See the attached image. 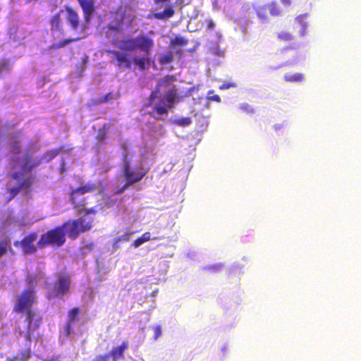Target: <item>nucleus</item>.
<instances>
[{
    "label": "nucleus",
    "instance_id": "1",
    "mask_svg": "<svg viewBox=\"0 0 361 361\" xmlns=\"http://www.w3.org/2000/svg\"><path fill=\"white\" fill-rule=\"evenodd\" d=\"M118 48L122 52L116 50L106 51L107 54L114 56L117 66L129 69L134 65L140 71L149 68L154 41L149 36L140 34L135 37L124 38L119 42Z\"/></svg>",
    "mask_w": 361,
    "mask_h": 361
},
{
    "label": "nucleus",
    "instance_id": "2",
    "mask_svg": "<svg viewBox=\"0 0 361 361\" xmlns=\"http://www.w3.org/2000/svg\"><path fill=\"white\" fill-rule=\"evenodd\" d=\"M174 75H166L161 78L157 85V89L159 92H164L165 94L161 97L159 102L155 104L154 110L159 115H166L168 114V108L173 107L178 98L177 89L173 82L176 81Z\"/></svg>",
    "mask_w": 361,
    "mask_h": 361
},
{
    "label": "nucleus",
    "instance_id": "3",
    "mask_svg": "<svg viewBox=\"0 0 361 361\" xmlns=\"http://www.w3.org/2000/svg\"><path fill=\"white\" fill-rule=\"evenodd\" d=\"M94 219L92 217L80 216L76 219L68 220L63 223L68 238L74 240L80 233L90 231L93 228Z\"/></svg>",
    "mask_w": 361,
    "mask_h": 361
},
{
    "label": "nucleus",
    "instance_id": "4",
    "mask_svg": "<svg viewBox=\"0 0 361 361\" xmlns=\"http://www.w3.org/2000/svg\"><path fill=\"white\" fill-rule=\"evenodd\" d=\"M66 232L63 224L43 233L37 242L38 248L47 246L61 247L66 243Z\"/></svg>",
    "mask_w": 361,
    "mask_h": 361
},
{
    "label": "nucleus",
    "instance_id": "5",
    "mask_svg": "<svg viewBox=\"0 0 361 361\" xmlns=\"http://www.w3.org/2000/svg\"><path fill=\"white\" fill-rule=\"evenodd\" d=\"M45 283L47 288L46 298L50 300L57 298H63L65 295L69 293L71 279L68 275L60 274L53 286L47 281Z\"/></svg>",
    "mask_w": 361,
    "mask_h": 361
},
{
    "label": "nucleus",
    "instance_id": "6",
    "mask_svg": "<svg viewBox=\"0 0 361 361\" xmlns=\"http://www.w3.org/2000/svg\"><path fill=\"white\" fill-rule=\"evenodd\" d=\"M123 161V173L126 180V183L123 188L118 191L117 193L122 192L128 187L133 185L134 183L140 181L146 175L147 171L142 169L133 170L130 166V160L128 158V154L123 153L122 156Z\"/></svg>",
    "mask_w": 361,
    "mask_h": 361
},
{
    "label": "nucleus",
    "instance_id": "7",
    "mask_svg": "<svg viewBox=\"0 0 361 361\" xmlns=\"http://www.w3.org/2000/svg\"><path fill=\"white\" fill-rule=\"evenodd\" d=\"M37 302L36 292L33 288L24 289L18 296L13 305V312L16 313L26 312L32 310V307Z\"/></svg>",
    "mask_w": 361,
    "mask_h": 361
},
{
    "label": "nucleus",
    "instance_id": "8",
    "mask_svg": "<svg viewBox=\"0 0 361 361\" xmlns=\"http://www.w3.org/2000/svg\"><path fill=\"white\" fill-rule=\"evenodd\" d=\"M24 323L26 325V331L25 336L27 340H30L31 336L37 330L42 324V317L34 310L26 311Z\"/></svg>",
    "mask_w": 361,
    "mask_h": 361
},
{
    "label": "nucleus",
    "instance_id": "9",
    "mask_svg": "<svg viewBox=\"0 0 361 361\" xmlns=\"http://www.w3.org/2000/svg\"><path fill=\"white\" fill-rule=\"evenodd\" d=\"M37 238V233L32 232L25 236L20 241H15L13 244L16 247H20L25 255H30L35 252L38 248L37 245H34Z\"/></svg>",
    "mask_w": 361,
    "mask_h": 361
},
{
    "label": "nucleus",
    "instance_id": "10",
    "mask_svg": "<svg viewBox=\"0 0 361 361\" xmlns=\"http://www.w3.org/2000/svg\"><path fill=\"white\" fill-rule=\"evenodd\" d=\"M154 3L161 8L164 4H166L165 8L160 12L154 13L153 16L156 19L166 20L172 18L175 14L173 5L170 4L171 0H154Z\"/></svg>",
    "mask_w": 361,
    "mask_h": 361
},
{
    "label": "nucleus",
    "instance_id": "11",
    "mask_svg": "<svg viewBox=\"0 0 361 361\" xmlns=\"http://www.w3.org/2000/svg\"><path fill=\"white\" fill-rule=\"evenodd\" d=\"M45 157L43 156L41 159H35L33 157L32 152L30 151H27L23 154L22 159V164L20 165V168L23 173L24 172H30L33 169L37 168L42 163V159Z\"/></svg>",
    "mask_w": 361,
    "mask_h": 361
},
{
    "label": "nucleus",
    "instance_id": "12",
    "mask_svg": "<svg viewBox=\"0 0 361 361\" xmlns=\"http://www.w3.org/2000/svg\"><path fill=\"white\" fill-rule=\"evenodd\" d=\"M12 178L18 182V186L8 189V192L12 197L17 195L20 190L30 185V178L23 179L24 173L23 172L16 171L14 172L12 176Z\"/></svg>",
    "mask_w": 361,
    "mask_h": 361
},
{
    "label": "nucleus",
    "instance_id": "13",
    "mask_svg": "<svg viewBox=\"0 0 361 361\" xmlns=\"http://www.w3.org/2000/svg\"><path fill=\"white\" fill-rule=\"evenodd\" d=\"M129 347L128 341H123L121 345L114 346L109 353V357H111L113 361H117L124 358V353Z\"/></svg>",
    "mask_w": 361,
    "mask_h": 361
},
{
    "label": "nucleus",
    "instance_id": "14",
    "mask_svg": "<svg viewBox=\"0 0 361 361\" xmlns=\"http://www.w3.org/2000/svg\"><path fill=\"white\" fill-rule=\"evenodd\" d=\"M80 309L78 307H73L69 310L68 314V321L64 326L66 336H69L72 333L73 324L79 319Z\"/></svg>",
    "mask_w": 361,
    "mask_h": 361
},
{
    "label": "nucleus",
    "instance_id": "15",
    "mask_svg": "<svg viewBox=\"0 0 361 361\" xmlns=\"http://www.w3.org/2000/svg\"><path fill=\"white\" fill-rule=\"evenodd\" d=\"M126 18L125 12L118 11L112 16V20L109 23V28L114 31H119L123 29L124 20Z\"/></svg>",
    "mask_w": 361,
    "mask_h": 361
},
{
    "label": "nucleus",
    "instance_id": "16",
    "mask_svg": "<svg viewBox=\"0 0 361 361\" xmlns=\"http://www.w3.org/2000/svg\"><path fill=\"white\" fill-rule=\"evenodd\" d=\"M61 12L62 11L54 15L49 20L51 25V32L52 35L56 32H59L62 35L64 34V30L61 17Z\"/></svg>",
    "mask_w": 361,
    "mask_h": 361
},
{
    "label": "nucleus",
    "instance_id": "17",
    "mask_svg": "<svg viewBox=\"0 0 361 361\" xmlns=\"http://www.w3.org/2000/svg\"><path fill=\"white\" fill-rule=\"evenodd\" d=\"M66 21L73 30H76L79 27L80 20L76 11L70 7L66 8Z\"/></svg>",
    "mask_w": 361,
    "mask_h": 361
},
{
    "label": "nucleus",
    "instance_id": "18",
    "mask_svg": "<svg viewBox=\"0 0 361 361\" xmlns=\"http://www.w3.org/2000/svg\"><path fill=\"white\" fill-rule=\"evenodd\" d=\"M98 187L94 183H87L84 185H80V187L73 190L71 193L74 195H78L79 196H82L85 193L93 192L97 190Z\"/></svg>",
    "mask_w": 361,
    "mask_h": 361
},
{
    "label": "nucleus",
    "instance_id": "19",
    "mask_svg": "<svg viewBox=\"0 0 361 361\" xmlns=\"http://www.w3.org/2000/svg\"><path fill=\"white\" fill-rule=\"evenodd\" d=\"M70 202L73 204L74 208L79 213H82L87 204L85 198L80 197V196L72 193H70Z\"/></svg>",
    "mask_w": 361,
    "mask_h": 361
},
{
    "label": "nucleus",
    "instance_id": "20",
    "mask_svg": "<svg viewBox=\"0 0 361 361\" xmlns=\"http://www.w3.org/2000/svg\"><path fill=\"white\" fill-rule=\"evenodd\" d=\"M85 14V18L88 19L90 16L94 12V5L92 0H77Z\"/></svg>",
    "mask_w": 361,
    "mask_h": 361
},
{
    "label": "nucleus",
    "instance_id": "21",
    "mask_svg": "<svg viewBox=\"0 0 361 361\" xmlns=\"http://www.w3.org/2000/svg\"><path fill=\"white\" fill-rule=\"evenodd\" d=\"M110 128L109 123H104L101 128L97 130L96 140L99 144H103L105 139L107 137V133Z\"/></svg>",
    "mask_w": 361,
    "mask_h": 361
},
{
    "label": "nucleus",
    "instance_id": "22",
    "mask_svg": "<svg viewBox=\"0 0 361 361\" xmlns=\"http://www.w3.org/2000/svg\"><path fill=\"white\" fill-rule=\"evenodd\" d=\"M283 79L288 82H300L304 80L305 75L301 73H295L293 74H285Z\"/></svg>",
    "mask_w": 361,
    "mask_h": 361
},
{
    "label": "nucleus",
    "instance_id": "23",
    "mask_svg": "<svg viewBox=\"0 0 361 361\" xmlns=\"http://www.w3.org/2000/svg\"><path fill=\"white\" fill-rule=\"evenodd\" d=\"M118 97H119V94H116L115 97H114L112 95L111 92H109L108 94H106V95H104L102 97H100V98L96 99H92V104L93 105H97V104H99L109 102H111V101H112L114 99H118Z\"/></svg>",
    "mask_w": 361,
    "mask_h": 361
},
{
    "label": "nucleus",
    "instance_id": "24",
    "mask_svg": "<svg viewBox=\"0 0 361 361\" xmlns=\"http://www.w3.org/2000/svg\"><path fill=\"white\" fill-rule=\"evenodd\" d=\"M79 39H80V37H78V38H68V39H63L62 41L58 42L56 43H54L51 46V49H59L61 48H63V47H66L69 43L73 42H76V41H78Z\"/></svg>",
    "mask_w": 361,
    "mask_h": 361
},
{
    "label": "nucleus",
    "instance_id": "25",
    "mask_svg": "<svg viewBox=\"0 0 361 361\" xmlns=\"http://www.w3.org/2000/svg\"><path fill=\"white\" fill-rule=\"evenodd\" d=\"M277 39L282 42H288L294 39L293 35L288 31L282 30L277 33Z\"/></svg>",
    "mask_w": 361,
    "mask_h": 361
},
{
    "label": "nucleus",
    "instance_id": "26",
    "mask_svg": "<svg viewBox=\"0 0 361 361\" xmlns=\"http://www.w3.org/2000/svg\"><path fill=\"white\" fill-rule=\"evenodd\" d=\"M150 238H151L150 233L149 232H145L140 237L137 238V239H135L133 241V245L135 247H137L140 245H141L142 244H143L144 243H145L147 241H149L150 240Z\"/></svg>",
    "mask_w": 361,
    "mask_h": 361
},
{
    "label": "nucleus",
    "instance_id": "27",
    "mask_svg": "<svg viewBox=\"0 0 361 361\" xmlns=\"http://www.w3.org/2000/svg\"><path fill=\"white\" fill-rule=\"evenodd\" d=\"M173 61V56L172 52H168L164 54H161L159 58V62L161 65H166L171 63Z\"/></svg>",
    "mask_w": 361,
    "mask_h": 361
},
{
    "label": "nucleus",
    "instance_id": "28",
    "mask_svg": "<svg viewBox=\"0 0 361 361\" xmlns=\"http://www.w3.org/2000/svg\"><path fill=\"white\" fill-rule=\"evenodd\" d=\"M267 8L269 10V13L273 16H277L281 13V9L275 1L267 5Z\"/></svg>",
    "mask_w": 361,
    "mask_h": 361
},
{
    "label": "nucleus",
    "instance_id": "29",
    "mask_svg": "<svg viewBox=\"0 0 361 361\" xmlns=\"http://www.w3.org/2000/svg\"><path fill=\"white\" fill-rule=\"evenodd\" d=\"M188 40L182 37H176L172 39L170 42V47L174 48L176 45H178L180 47H184L187 45Z\"/></svg>",
    "mask_w": 361,
    "mask_h": 361
},
{
    "label": "nucleus",
    "instance_id": "30",
    "mask_svg": "<svg viewBox=\"0 0 361 361\" xmlns=\"http://www.w3.org/2000/svg\"><path fill=\"white\" fill-rule=\"evenodd\" d=\"M306 18V14H302L298 16L295 18V20L301 25L300 35L304 36L306 33L307 24L304 22V19Z\"/></svg>",
    "mask_w": 361,
    "mask_h": 361
},
{
    "label": "nucleus",
    "instance_id": "31",
    "mask_svg": "<svg viewBox=\"0 0 361 361\" xmlns=\"http://www.w3.org/2000/svg\"><path fill=\"white\" fill-rule=\"evenodd\" d=\"M8 248L10 251H12V247L10 245L9 240H4L1 243L0 245V257L4 255L8 250Z\"/></svg>",
    "mask_w": 361,
    "mask_h": 361
},
{
    "label": "nucleus",
    "instance_id": "32",
    "mask_svg": "<svg viewBox=\"0 0 361 361\" xmlns=\"http://www.w3.org/2000/svg\"><path fill=\"white\" fill-rule=\"evenodd\" d=\"M267 6L259 7L257 9V15L259 18L262 20H267Z\"/></svg>",
    "mask_w": 361,
    "mask_h": 361
},
{
    "label": "nucleus",
    "instance_id": "33",
    "mask_svg": "<svg viewBox=\"0 0 361 361\" xmlns=\"http://www.w3.org/2000/svg\"><path fill=\"white\" fill-rule=\"evenodd\" d=\"M159 91L155 87V89L151 92L149 97V102L145 105L146 106H151L154 100L159 97Z\"/></svg>",
    "mask_w": 361,
    "mask_h": 361
},
{
    "label": "nucleus",
    "instance_id": "34",
    "mask_svg": "<svg viewBox=\"0 0 361 361\" xmlns=\"http://www.w3.org/2000/svg\"><path fill=\"white\" fill-rule=\"evenodd\" d=\"M174 123L179 126L185 127L190 124L191 119L189 117H184L176 120Z\"/></svg>",
    "mask_w": 361,
    "mask_h": 361
},
{
    "label": "nucleus",
    "instance_id": "35",
    "mask_svg": "<svg viewBox=\"0 0 361 361\" xmlns=\"http://www.w3.org/2000/svg\"><path fill=\"white\" fill-rule=\"evenodd\" d=\"M240 109L247 114H252L255 113L254 109L249 104L247 103H243L240 104Z\"/></svg>",
    "mask_w": 361,
    "mask_h": 361
},
{
    "label": "nucleus",
    "instance_id": "36",
    "mask_svg": "<svg viewBox=\"0 0 361 361\" xmlns=\"http://www.w3.org/2000/svg\"><path fill=\"white\" fill-rule=\"evenodd\" d=\"M20 361H27L31 357V350L30 348L25 349L20 353Z\"/></svg>",
    "mask_w": 361,
    "mask_h": 361
},
{
    "label": "nucleus",
    "instance_id": "37",
    "mask_svg": "<svg viewBox=\"0 0 361 361\" xmlns=\"http://www.w3.org/2000/svg\"><path fill=\"white\" fill-rule=\"evenodd\" d=\"M37 276L36 275H28L27 276V283L29 286H30V288H34V283L35 281H36L37 279Z\"/></svg>",
    "mask_w": 361,
    "mask_h": 361
},
{
    "label": "nucleus",
    "instance_id": "38",
    "mask_svg": "<svg viewBox=\"0 0 361 361\" xmlns=\"http://www.w3.org/2000/svg\"><path fill=\"white\" fill-rule=\"evenodd\" d=\"M153 330L154 333V339L157 340L159 337L161 336V326L160 325H157L153 327Z\"/></svg>",
    "mask_w": 361,
    "mask_h": 361
},
{
    "label": "nucleus",
    "instance_id": "39",
    "mask_svg": "<svg viewBox=\"0 0 361 361\" xmlns=\"http://www.w3.org/2000/svg\"><path fill=\"white\" fill-rule=\"evenodd\" d=\"M109 355H99L96 356L92 361H109Z\"/></svg>",
    "mask_w": 361,
    "mask_h": 361
},
{
    "label": "nucleus",
    "instance_id": "40",
    "mask_svg": "<svg viewBox=\"0 0 361 361\" xmlns=\"http://www.w3.org/2000/svg\"><path fill=\"white\" fill-rule=\"evenodd\" d=\"M82 212H83L85 215L95 214L97 213V210L93 207L89 209L85 208Z\"/></svg>",
    "mask_w": 361,
    "mask_h": 361
},
{
    "label": "nucleus",
    "instance_id": "41",
    "mask_svg": "<svg viewBox=\"0 0 361 361\" xmlns=\"http://www.w3.org/2000/svg\"><path fill=\"white\" fill-rule=\"evenodd\" d=\"M191 0H177V4L180 6H185L190 4Z\"/></svg>",
    "mask_w": 361,
    "mask_h": 361
},
{
    "label": "nucleus",
    "instance_id": "42",
    "mask_svg": "<svg viewBox=\"0 0 361 361\" xmlns=\"http://www.w3.org/2000/svg\"><path fill=\"white\" fill-rule=\"evenodd\" d=\"M234 86H235L234 84L226 82V83L222 84L219 87V88H220V90H227V89H229L230 87H234Z\"/></svg>",
    "mask_w": 361,
    "mask_h": 361
},
{
    "label": "nucleus",
    "instance_id": "43",
    "mask_svg": "<svg viewBox=\"0 0 361 361\" xmlns=\"http://www.w3.org/2000/svg\"><path fill=\"white\" fill-rule=\"evenodd\" d=\"M208 99L210 100V101H214V102H221V97L218 94H214L213 96H209L208 97Z\"/></svg>",
    "mask_w": 361,
    "mask_h": 361
},
{
    "label": "nucleus",
    "instance_id": "44",
    "mask_svg": "<svg viewBox=\"0 0 361 361\" xmlns=\"http://www.w3.org/2000/svg\"><path fill=\"white\" fill-rule=\"evenodd\" d=\"M133 233H134V232L126 233L122 236H121V240H123L124 241H126V242L130 240V235Z\"/></svg>",
    "mask_w": 361,
    "mask_h": 361
},
{
    "label": "nucleus",
    "instance_id": "45",
    "mask_svg": "<svg viewBox=\"0 0 361 361\" xmlns=\"http://www.w3.org/2000/svg\"><path fill=\"white\" fill-rule=\"evenodd\" d=\"M121 240V237H117L114 240V247L118 248L119 247V242Z\"/></svg>",
    "mask_w": 361,
    "mask_h": 361
},
{
    "label": "nucleus",
    "instance_id": "46",
    "mask_svg": "<svg viewBox=\"0 0 361 361\" xmlns=\"http://www.w3.org/2000/svg\"><path fill=\"white\" fill-rule=\"evenodd\" d=\"M116 201H117L116 199L110 200L109 201L106 202V205L108 207H112V206L115 205V204L116 203Z\"/></svg>",
    "mask_w": 361,
    "mask_h": 361
},
{
    "label": "nucleus",
    "instance_id": "47",
    "mask_svg": "<svg viewBox=\"0 0 361 361\" xmlns=\"http://www.w3.org/2000/svg\"><path fill=\"white\" fill-rule=\"evenodd\" d=\"M281 4L286 6H290L291 5V0H280Z\"/></svg>",
    "mask_w": 361,
    "mask_h": 361
},
{
    "label": "nucleus",
    "instance_id": "48",
    "mask_svg": "<svg viewBox=\"0 0 361 361\" xmlns=\"http://www.w3.org/2000/svg\"><path fill=\"white\" fill-rule=\"evenodd\" d=\"M214 26H215L214 23L212 20H209L208 21V24H207L208 29L212 30L214 28Z\"/></svg>",
    "mask_w": 361,
    "mask_h": 361
},
{
    "label": "nucleus",
    "instance_id": "49",
    "mask_svg": "<svg viewBox=\"0 0 361 361\" xmlns=\"http://www.w3.org/2000/svg\"><path fill=\"white\" fill-rule=\"evenodd\" d=\"M176 54L178 56V58H180L183 55V50L181 49H177L175 51Z\"/></svg>",
    "mask_w": 361,
    "mask_h": 361
},
{
    "label": "nucleus",
    "instance_id": "50",
    "mask_svg": "<svg viewBox=\"0 0 361 361\" xmlns=\"http://www.w3.org/2000/svg\"><path fill=\"white\" fill-rule=\"evenodd\" d=\"M47 154L49 155L50 159H52V158H54V157H55L56 156L57 152H56L50 151V152H47Z\"/></svg>",
    "mask_w": 361,
    "mask_h": 361
},
{
    "label": "nucleus",
    "instance_id": "51",
    "mask_svg": "<svg viewBox=\"0 0 361 361\" xmlns=\"http://www.w3.org/2000/svg\"><path fill=\"white\" fill-rule=\"evenodd\" d=\"M94 245V243H91L85 245L84 246V248H86V249H88V250H92V249H93Z\"/></svg>",
    "mask_w": 361,
    "mask_h": 361
},
{
    "label": "nucleus",
    "instance_id": "52",
    "mask_svg": "<svg viewBox=\"0 0 361 361\" xmlns=\"http://www.w3.org/2000/svg\"><path fill=\"white\" fill-rule=\"evenodd\" d=\"M295 49L294 46L286 47L281 49V52H283L284 51L289 50V49Z\"/></svg>",
    "mask_w": 361,
    "mask_h": 361
},
{
    "label": "nucleus",
    "instance_id": "53",
    "mask_svg": "<svg viewBox=\"0 0 361 361\" xmlns=\"http://www.w3.org/2000/svg\"><path fill=\"white\" fill-rule=\"evenodd\" d=\"M17 360H18V357L13 356L11 357H7L6 361H17Z\"/></svg>",
    "mask_w": 361,
    "mask_h": 361
},
{
    "label": "nucleus",
    "instance_id": "54",
    "mask_svg": "<svg viewBox=\"0 0 361 361\" xmlns=\"http://www.w3.org/2000/svg\"><path fill=\"white\" fill-rule=\"evenodd\" d=\"M274 129L276 130H281L282 128V126L281 124H276L274 126Z\"/></svg>",
    "mask_w": 361,
    "mask_h": 361
},
{
    "label": "nucleus",
    "instance_id": "55",
    "mask_svg": "<svg viewBox=\"0 0 361 361\" xmlns=\"http://www.w3.org/2000/svg\"><path fill=\"white\" fill-rule=\"evenodd\" d=\"M13 161L15 162L13 166V169H15L16 167V164L18 162V158H15L13 159Z\"/></svg>",
    "mask_w": 361,
    "mask_h": 361
},
{
    "label": "nucleus",
    "instance_id": "56",
    "mask_svg": "<svg viewBox=\"0 0 361 361\" xmlns=\"http://www.w3.org/2000/svg\"><path fill=\"white\" fill-rule=\"evenodd\" d=\"M82 61H83V65H84V68L83 69L85 68V63L87 62V56H85L82 59Z\"/></svg>",
    "mask_w": 361,
    "mask_h": 361
},
{
    "label": "nucleus",
    "instance_id": "57",
    "mask_svg": "<svg viewBox=\"0 0 361 361\" xmlns=\"http://www.w3.org/2000/svg\"><path fill=\"white\" fill-rule=\"evenodd\" d=\"M20 152V149L19 148H18V149L16 150V153H19Z\"/></svg>",
    "mask_w": 361,
    "mask_h": 361
},
{
    "label": "nucleus",
    "instance_id": "58",
    "mask_svg": "<svg viewBox=\"0 0 361 361\" xmlns=\"http://www.w3.org/2000/svg\"><path fill=\"white\" fill-rule=\"evenodd\" d=\"M54 360H44V361H53Z\"/></svg>",
    "mask_w": 361,
    "mask_h": 361
}]
</instances>
